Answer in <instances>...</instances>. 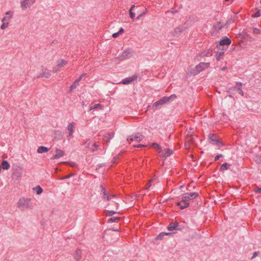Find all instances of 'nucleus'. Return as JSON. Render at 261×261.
I'll use <instances>...</instances> for the list:
<instances>
[{
	"label": "nucleus",
	"instance_id": "1",
	"mask_svg": "<svg viewBox=\"0 0 261 261\" xmlns=\"http://www.w3.org/2000/svg\"><path fill=\"white\" fill-rule=\"evenodd\" d=\"M32 201V199L31 198H21L18 200L17 203V206L21 211L32 210L34 207Z\"/></svg>",
	"mask_w": 261,
	"mask_h": 261
},
{
	"label": "nucleus",
	"instance_id": "2",
	"mask_svg": "<svg viewBox=\"0 0 261 261\" xmlns=\"http://www.w3.org/2000/svg\"><path fill=\"white\" fill-rule=\"evenodd\" d=\"M176 97V96L175 94H172L170 96H164L153 104L152 109L156 110L157 109L160 108L163 105L172 101L173 100V98H175Z\"/></svg>",
	"mask_w": 261,
	"mask_h": 261
},
{
	"label": "nucleus",
	"instance_id": "3",
	"mask_svg": "<svg viewBox=\"0 0 261 261\" xmlns=\"http://www.w3.org/2000/svg\"><path fill=\"white\" fill-rule=\"evenodd\" d=\"M198 196V194L196 192L190 193H185L180 196L181 202H188L190 200L195 199Z\"/></svg>",
	"mask_w": 261,
	"mask_h": 261
},
{
	"label": "nucleus",
	"instance_id": "4",
	"mask_svg": "<svg viewBox=\"0 0 261 261\" xmlns=\"http://www.w3.org/2000/svg\"><path fill=\"white\" fill-rule=\"evenodd\" d=\"M210 63H200L193 69V73L195 74L199 73L201 71H203L204 69L208 68L210 66Z\"/></svg>",
	"mask_w": 261,
	"mask_h": 261
},
{
	"label": "nucleus",
	"instance_id": "5",
	"mask_svg": "<svg viewBox=\"0 0 261 261\" xmlns=\"http://www.w3.org/2000/svg\"><path fill=\"white\" fill-rule=\"evenodd\" d=\"M75 128V123L74 122L70 123L67 127V130L68 132V135L67 136V139L68 140H70L73 137V134L74 133Z\"/></svg>",
	"mask_w": 261,
	"mask_h": 261
},
{
	"label": "nucleus",
	"instance_id": "6",
	"mask_svg": "<svg viewBox=\"0 0 261 261\" xmlns=\"http://www.w3.org/2000/svg\"><path fill=\"white\" fill-rule=\"evenodd\" d=\"M144 138V136L140 133H135L130 136L127 139V141L130 143L132 141L140 142Z\"/></svg>",
	"mask_w": 261,
	"mask_h": 261
},
{
	"label": "nucleus",
	"instance_id": "7",
	"mask_svg": "<svg viewBox=\"0 0 261 261\" xmlns=\"http://www.w3.org/2000/svg\"><path fill=\"white\" fill-rule=\"evenodd\" d=\"M36 0H21L20 4L23 9L31 7Z\"/></svg>",
	"mask_w": 261,
	"mask_h": 261
},
{
	"label": "nucleus",
	"instance_id": "8",
	"mask_svg": "<svg viewBox=\"0 0 261 261\" xmlns=\"http://www.w3.org/2000/svg\"><path fill=\"white\" fill-rule=\"evenodd\" d=\"M100 188L101 189V194L102 195V199L105 201L110 200L111 197L109 196V194L106 191L104 185H100Z\"/></svg>",
	"mask_w": 261,
	"mask_h": 261
},
{
	"label": "nucleus",
	"instance_id": "9",
	"mask_svg": "<svg viewBox=\"0 0 261 261\" xmlns=\"http://www.w3.org/2000/svg\"><path fill=\"white\" fill-rule=\"evenodd\" d=\"M187 28V26L186 24H184L181 25H179L178 27L174 29V32L173 33V35L174 36H178L180 33L183 32L185 30H186Z\"/></svg>",
	"mask_w": 261,
	"mask_h": 261
},
{
	"label": "nucleus",
	"instance_id": "10",
	"mask_svg": "<svg viewBox=\"0 0 261 261\" xmlns=\"http://www.w3.org/2000/svg\"><path fill=\"white\" fill-rule=\"evenodd\" d=\"M209 139L214 145H216L218 146L223 145L222 142L217 139V136L215 134H210L209 135Z\"/></svg>",
	"mask_w": 261,
	"mask_h": 261
},
{
	"label": "nucleus",
	"instance_id": "11",
	"mask_svg": "<svg viewBox=\"0 0 261 261\" xmlns=\"http://www.w3.org/2000/svg\"><path fill=\"white\" fill-rule=\"evenodd\" d=\"M114 132L107 133L103 135L102 140L105 143L108 145V143L110 142V140L114 137Z\"/></svg>",
	"mask_w": 261,
	"mask_h": 261
},
{
	"label": "nucleus",
	"instance_id": "12",
	"mask_svg": "<svg viewBox=\"0 0 261 261\" xmlns=\"http://www.w3.org/2000/svg\"><path fill=\"white\" fill-rule=\"evenodd\" d=\"M138 77L137 75L134 74L132 76L126 77L121 81V83L124 85H127L132 83L135 81Z\"/></svg>",
	"mask_w": 261,
	"mask_h": 261
},
{
	"label": "nucleus",
	"instance_id": "13",
	"mask_svg": "<svg viewBox=\"0 0 261 261\" xmlns=\"http://www.w3.org/2000/svg\"><path fill=\"white\" fill-rule=\"evenodd\" d=\"M65 153L64 152L60 149H57L56 150V154L54 155L51 158V160H54L56 159H59L60 158H61L64 155Z\"/></svg>",
	"mask_w": 261,
	"mask_h": 261
},
{
	"label": "nucleus",
	"instance_id": "14",
	"mask_svg": "<svg viewBox=\"0 0 261 261\" xmlns=\"http://www.w3.org/2000/svg\"><path fill=\"white\" fill-rule=\"evenodd\" d=\"M131 54V50L130 49H126L124 50L121 55H119V58L120 60H123L126 59Z\"/></svg>",
	"mask_w": 261,
	"mask_h": 261
},
{
	"label": "nucleus",
	"instance_id": "15",
	"mask_svg": "<svg viewBox=\"0 0 261 261\" xmlns=\"http://www.w3.org/2000/svg\"><path fill=\"white\" fill-rule=\"evenodd\" d=\"M231 41L228 37H225L224 39L220 41L219 44L221 46L229 45L230 44Z\"/></svg>",
	"mask_w": 261,
	"mask_h": 261
},
{
	"label": "nucleus",
	"instance_id": "16",
	"mask_svg": "<svg viewBox=\"0 0 261 261\" xmlns=\"http://www.w3.org/2000/svg\"><path fill=\"white\" fill-rule=\"evenodd\" d=\"M51 73L47 69H42V73L40 75L38 76V77H45V78H48L50 76Z\"/></svg>",
	"mask_w": 261,
	"mask_h": 261
},
{
	"label": "nucleus",
	"instance_id": "17",
	"mask_svg": "<svg viewBox=\"0 0 261 261\" xmlns=\"http://www.w3.org/2000/svg\"><path fill=\"white\" fill-rule=\"evenodd\" d=\"M178 226V223L177 222H172L169 224L168 226V229L169 231H173L177 229V227Z\"/></svg>",
	"mask_w": 261,
	"mask_h": 261
},
{
	"label": "nucleus",
	"instance_id": "18",
	"mask_svg": "<svg viewBox=\"0 0 261 261\" xmlns=\"http://www.w3.org/2000/svg\"><path fill=\"white\" fill-rule=\"evenodd\" d=\"M177 205L180 206V208L181 210L185 209L189 206V203L188 202H178L177 203Z\"/></svg>",
	"mask_w": 261,
	"mask_h": 261
},
{
	"label": "nucleus",
	"instance_id": "19",
	"mask_svg": "<svg viewBox=\"0 0 261 261\" xmlns=\"http://www.w3.org/2000/svg\"><path fill=\"white\" fill-rule=\"evenodd\" d=\"M22 175V173L21 170L16 169L13 172V175L17 178L20 177Z\"/></svg>",
	"mask_w": 261,
	"mask_h": 261
},
{
	"label": "nucleus",
	"instance_id": "20",
	"mask_svg": "<svg viewBox=\"0 0 261 261\" xmlns=\"http://www.w3.org/2000/svg\"><path fill=\"white\" fill-rule=\"evenodd\" d=\"M212 55V50L211 49H208L205 50H204L202 51L200 53V56L201 57H206L208 56V55Z\"/></svg>",
	"mask_w": 261,
	"mask_h": 261
},
{
	"label": "nucleus",
	"instance_id": "21",
	"mask_svg": "<svg viewBox=\"0 0 261 261\" xmlns=\"http://www.w3.org/2000/svg\"><path fill=\"white\" fill-rule=\"evenodd\" d=\"M82 251L81 250L77 249L74 253V257L76 261H79L81 258Z\"/></svg>",
	"mask_w": 261,
	"mask_h": 261
},
{
	"label": "nucleus",
	"instance_id": "22",
	"mask_svg": "<svg viewBox=\"0 0 261 261\" xmlns=\"http://www.w3.org/2000/svg\"><path fill=\"white\" fill-rule=\"evenodd\" d=\"M48 150H49V149L48 148L43 146H41L38 148L37 152L39 153H42L43 152H47Z\"/></svg>",
	"mask_w": 261,
	"mask_h": 261
},
{
	"label": "nucleus",
	"instance_id": "23",
	"mask_svg": "<svg viewBox=\"0 0 261 261\" xmlns=\"http://www.w3.org/2000/svg\"><path fill=\"white\" fill-rule=\"evenodd\" d=\"M1 166L2 168L4 170H8L10 167V164L7 161H3L2 162Z\"/></svg>",
	"mask_w": 261,
	"mask_h": 261
},
{
	"label": "nucleus",
	"instance_id": "24",
	"mask_svg": "<svg viewBox=\"0 0 261 261\" xmlns=\"http://www.w3.org/2000/svg\"><path fill=\"white\" fill-rule=\"evenodd\" d=\"M230 166V165L229 164L225 163L221 166L220 171H222L225 170H228L229 169Z\"/></svg>",
	"mask_w": 261,
	"mask_h": 261
},
{
	"label": "nucleus",
	"instance_id": "25",
	"mask_svg": "<svg viewBox=\"0 0 261 261\" xmlns=\"http://www.w3.org/2000/svg\"><path fill=\"white\" fill-rule=\"evenodd\" d=\"M33 190L35 191L37 195H40L42 193L43 190L40 186H37L35 188H33Z\"/></svg>",
	"mask_w": 261,
	"mask_h": 261
},
{
	"label": "nucleus",
	"instance_id": "26",
	"mask_svg": "<svg viewBox=\"0 0 261 261\" xmlns=\"http://www.w3.org/2000/svg\"><path fill=\"white\" fill-rule=\"evenodd\" d=\"M6 18H7V17L5 16L2 19V21L4 23H3V24L1 27V28L2 30H5V29H6L8 27V26L9 25V23L8 22H6V23L4 22L6 20Z\"/></svg>",
	"mask_w": 261,
	"mask_h": 261
},
{
	"label": "nucleus",
	"instance_id": "27",
	"mask_svg": "<svg viewBox=\"0 0 261 261\" xmlns=\"http://www.w3.org/2000/svg\"><path fill=\"white\" fill-rule=\"evenodd\" d=\"M98 145L96 144H93L91 145L90 149H91L92 152H94L95 151L98 150Z\"/></svg>",
	"mask_w": 261,
	"mask_h": 261
},
{
	"label": "nucleus",
	"instance_id": "28",
	"mask_svg": "<svg viewBox=\"0 0 261 261\" xmlns=\"http://www.w3.org/2000/svg\"><path fill=\"white\" fill-rule=\"evenodd\" d=\"M173 151L170 149H166L165 150L164 156L168 157L173 153Z\"/></svg>",
	"mask_w": 261,
	"mask_h": 261
},
{
	"label": "nucleus",
	"instance_id": "29",
	"mask_svg": "<svg viewBox=\"0 0 261 261\" xmlns=\"http://www.w3.org/2000/svg\"><path fill=\"white\" fill-rule=\"evenodd\" d=\"M66 64H67V61L65 60H62L58 62L57 67H58L59 68H61Z\"/></svg>",
	"mask_w": 261,
	"mask_h": 261
},
{
	"label": "nucleus",
	"instance_id": "30",
	"mask_svg": "<svg viewBox=\"0 0 261 261\" xmlns=\"http://www.w3.org/2000/svg\"><path fill=\"white\" fill-rule=\"evenodd\" d=\"M102 108V106L101 105H100V103H97V104L94 105L93 106L91 107L89 110L91 111L92 110H94V109H98V108L101 109Z\"/></svg>",
	"mask_w": 261,
	"mask_h": 261
},
{
	"label": "nucleus",
	"instance_id": "31",
	"mask_svg": "<svg viewBox=\"0 0 261 261\" xmlns=\"http://www.w3.org/2000/svg\"><path fill=\"white\" fill-rule=\"evenodd\" d=\"M151 146L156 149L158 151L160 152L161 151V147L160 146L157 144L156 143H152L151 144Z\"/></svg>",
	"mask_w": 261,
	"mask_h": 261
},
{
	"label": "nucleus",
	"instance_id": "32",
	"mask_svg": "<svg viewBox=\"0 0 261 261\" xmlns=\"http://www.w3.org/2000/svg\"><path fill=\"white\" fill-rule=\"evenodd\" d=\"M79 83H75V81L72 84L70 88V92H71L74 89L77 88Z\"/></svg>",
	"mask_w": 261,
	"mask_h": 261
},
{
	"label": "nucleus",
	"instance_id": "33",
	"mask_svg": "<svg viewBox=\"0 0 261 261\" xmlns=\"http://www.w3.org/2000/svg\"><path fill=\"white\" fill-rule=\"evenodd\" d=\"M120 218L119 217H112L109 219V222H116Z\"/></svg>",
	"mask_w": 261,
	"mask_h": 261
},
{
	"label": "nucleus",
	"instance_id": "34",
	"mask_svg": "<svg viewBox=\"0 0 261 261\" xmlns=\"http://www.w3.org/2000/svg\"><path fill=\"white\" fill-rule=\"evenodd\" d=\"M224 55L223 52H220L219 53L216 55V59L218 61H220L222 58V56Z\"/></svg>",
	"mask_w": 261,
	"mask_h": 261
},
{
	"label": "nucleus",
	"instance_id": "35",
	"mask_svg": "<svg viewBox=\"0 0 261 261\" xmlns=\"http://www.w3.org/2000/svg\"><path fill=\"white\" fill-rule=\"evenodd\" d=\"M252 32L254 34H259L261 33V31L256 28H252Z\"/></svg>",
	"mask_w": 261,
	"mask_h": 261
},
{
	"label": "nucleus",
	"instance_id": "36",
	"mask_svg": "<svg viewBox=\"0 0 261 261\" xmlns=\"http://www.w3.org/2000/svg\"><path fill=\"white\" fill-rule=\"evenodd\" d=\"M168 233H161L160 234H159L157 237H156V239L157 240H162L163 239V238L165 236V235H167Z\"/></svg>",
	"mask_w": 261,
	"mask_h": 261
},
{
	"label": "nucleus",
	"instance_id": "37",
	"mask_svg": "<svg viewBox=\"0 0 261 261\" xmlns=\"http://www.w3.org/2000/svg\"><path fill=\"white\" fill-rule=\"evenodd\" d=\"M74 175V174L73 173H70L66 176H63V177H62L60 179L61 180H64V179H67V178H69L72 176H73Z\"/></svg>",
	"mask_w": 261,
	"mask_h": 261
},
{
	"label": "nucleus",
	"instance_id": "38",
	"mask_svg": "<svg viewBox=\"0 0 261 261\" xmlns=\"http://www.w3.org/2000/svg\"><path fill=\"white\" fill-rule=\"evenodd\" d=\"M242 85L241 83L237 82L235 88H237L238 90L242 89Z\"/></svg>",
	"mask_w": 261,
	"mask_h": 261
},
{
	"label": "nucleus",
	"instance_id": "39",
	"mask_svg": "<svg viewBox=\"0 0 261 261\" xmlns=\"http://www.w3.org/2000/svg\"><path fill=\"white\" fill-rule=\"evenodd\" d=\"M260 10L256 12L255 14H252V17H258L260 16Z\"/></svg>",
	"mask_w": 261,
	"mask_h": 261
},
{
	"label": "nucleus",
	"instance_id": "40",
	"mask_svg": "<svg viewBox=\"0 0 261 261\" xmlns=\"http://www.w3.org/2000/svg\"><path fill=\"white\" fill-rule=\"evenodd\" d=\"M86 75L85 73L82 74L77 79L75 80V83H79L82 80L83 77Z\"/></svg>",
	"mask_w": 261,
	"mask_h": 261
},
{
	"label": "nucleus",
	"instance_id": "41",
	"mask_svg": "<svg viewBox=\"0 0 261 261\" xmlns=\"http://www.w3.org/2000/svg\"><path fill=\"white\" fill-rule=\"evenodd\" d=\"M85 147L86 148H90V146H91V142L90 141H86L85 142Z\"/></svg>",
	"mask_w": 261,
	"mask_h": 261
},
{
	"label": "nucleus",
	"instance_id": "42",
	"mask_svg": "<svg viewBox=\"0 0 261 261\" xmlns=\"http://www.w3.org/2000/svg\"><path fill=\"white\" fill-rule=\"evenodd\" d=\"M129 16L131 18H134L135 16V14L133 12V11H129Z\"/></svg>",
	"mask_w": 261,
	"mask_h": 261
},
{
	"label": "nucleus",
	"instance_id": "43",
	"mask_svg": "<svg viewBox=\"0 0 261 261\" xmlns=\"http://www.w3.org/2000/svg\"><path fill=\"white\" fill-rule=\"evenodd\" d=\"M222 156V154H218L217 155H216L215 158V161H217L218 160H219V159Z\"/></svg>",
	"mask_w": 261,
	"mask_h": 261
},
{
	"label": "nucleus",
	"instance_id": "44",
	"mask_svg": "<svg viewBox=\"0 0 261 261\" xmlns=\"http://www.w3.org/2000/svg\"><path fill=\"white\" fill-rule=\"evenodd\" d=\"M255 193H261V188H257L256 189L254 190Z\"/></svg>",
	"mask_w": 261,
	"mask_h": 261
},
{
	"label": "nucleus",
	"instance_id": "45",
	"mask_svg": "<svg viewBox=\"0 0 261 261\" xmlns=\"http://www.w3.org/2000/svg\"><path fill=\"white\" fill-rule=\"evenodd\" d=\"M119 35V33H113V35H112V36L114 38H117Z\"/></svg>",
	"mask_w": 261,
	"mask_h": 261
},
{
	"label": "nucleus",
	"instance_id": "46",
	"mask_svg": "<svg viewBox=\"0 0 261 261\" xmlns=\"http://www.w3.org/2000/svg\"><path fill=\"white\" fill-rule=\"evenodd\" d=\"M116 212L113 211H109V216H112L113 215L116 214Z\"/></svg>",
	"mask_w": 261,
	"mask_h": 261
},
{
	"label": "nucleus",
	"instance_id": "47",
	"mask_svg": "<svg viewBox=\"0 0 261 261\" xmlns=\"http://www.w3.org/2000/svg\"><path fill=\"white\" fill-rule=\"evenodd\" d=\"M257 253H258L257 252H254L253 254L252 257H251V259H253V258L256 257L257 255Z\"/></svg>",
	"mask_w": 261,
	"mask_h": 261
},
{
	"label": "nucleus",
	"instance_id": "48",
	"mask_svg": "<svg viewBox=\"0 0 261 261\" xmlns=\"http://www.w3.org/2000/svg\"><path fill=\"white\" fill-rule=\"evenodd\" d=\"M145 145H141V144L134 146V147H145Z\"/></svg>",
	"mask_w": 261,
	"mask_h": 261
},
{
	"label": "nucleus",
	"instance_id": "49",
	"mask_svg": "<svg viewBox=\"0 0 261 261\" xmlns=\"http://www.w3.org/2000/svg\"><path fill=\"white\" fill-rule=\"evenodd\" d=\"M59 68L58 67H55L54 69H53V71L55 72H57L59 70Z\"/></svg>",
	"mask_w": 261,
	"mask_h": 261
},
{
	"label": "nucleus",
	"instance_id": "50",
	"mask_svg": "<svg viewBox=\"0 0 261 261\" xmlns=\"http://www.w3.org/2000/svg\"><path fill=\"white\" fill-rule=\"evenodd\" d=\"M124 32V29L122 28H121L119 30V31L118 32V33H119V34L120 33H122Z\"/></svg>",
	"mask_w": 261,
	"mask_h": 261
},
{
	"label": "nucleus",
	"instance_id": "51",
	"mask_svg": "<svg viewBox=\"0 0 261 261\" xmlns=\"http://www.w3.org/2000/svg\"><path fill=\"white\" fill-rule=\"evenodd\" d=\"M135 5H132V7H131V8H130V9H129V11H133V9L135 8Z\"/></svg>",
	"mask_w": 261,
	"mask_h": 261
},
{
	"label": "nucleus",
	"instance_id": "52",
	"mask_svg": "<svg viewBox=\"0 0 261 261\" xmlns=\"http://www.w3.org/2000/svg\"><path fill=\"white\" fill-rule=\"evenodd\" d=\"M239 90H240V94L242 96H243L244 93H243V91L242 90V89Z\"/></svg>",
	"mask_w": 261,
	"mask_h": 261
},
{
	"label": "nucleus",
	"instance_id": "53",
	"mask_svg": "<svg viewBox=\"0 0 261 261\" xmlns=\"http://www.w3.org/2000/svg\"><path fill=\"white\" fill-rule=\"evenodd\" d=\"M109 196L111 197V199L113 198V197H115V195H114V194H109Z\"/></svg>",
	"mask_w": 261,
	"mask_h": 261
},
{
	"label": "nucleus",
	"instance_id": "54",
	"mask_svg": "<svg viewBox=\"0 0 261 261\" xmlns=\"http://www.w3.org/2000/svg\"><path fill=\"white\" fill-rule=\"evenodd\" d=\"M233 89V88H229V89L228 90V91H227L228 93H230L231 92V91Z\"/></svg>",
	"mask_w": 261,
	"mask_h": 261
},
{
	"label": "nucleus",
	"instance_id": "55",
	"mask_svg": "<svg viewBox=\"0 0 261 261\" xmlns=\"http://www.w3.org/2000/svg\"><path fill=\"white\" fill-rule=\"evenodd\" d=\"M11 14V12L10 11H8L6 13V15H10Z\"/></svg>",
	"mask_w": 261,
	"mask_h": 261
},
{
	"label": "nucleus",
	"instance_id": "56",
	"mask_svg": "<svg viewBox=\"0 0 261 261\" xmlns=\"http://www.w3.org/2000/svg\"><path fill=\"white\" fill-rule=\"evenodd\" d=\"M225 2H230V3H231L233 0H225Z\"/></svg>",
	"mask_w": 261,
	"mask_h": 261
},
{
	"label": "nucleus",
	"instance_id": "57",
	"mask_svg": "<svg viewBox=\"0 0 261 261\" xmlns=\"http://www.w3.org/2000/svg\"><path fill=\"white\" fill-rule=\"evenodd\" d=\"M231 21H232V20L231 19V20H228L227 22V23H231Z\"/></svg>",
	"mask_w": 261,
	"mask_h": 261
},
{
	"label": "nucleus",
	"instance_id": "58",
	"mask_svg": "<svg viewBox=\"0 0 261 261\" xmlns=\"http://www.w3.org/2000/svg\"><path fill=\"white\" fill-rule=\"evenodd\" d=\"M226 69V67H223L222 68V70H225V69Z\"/></svg>",
	"mask_w": 261,
	"mask_h": 261
},
{
	"label": "nucleus",
	"instance_id": "59",
	"mask_svg": "<svg viewBox=\"0 0 261 261\" xmlns=\"http://www.w3.org/2000/svg\"><path fill=\"white\" fill-rule=\"evenodd\" d=\"M150 187V183H148V184H147V188H149Z\"/></svg>",
	"mask_w": 261,
	"mask_h": 261
},
{
	"label": "nucleus",
	"instance_id": "60",
	"mask_svg": "<svg viewBox=\"0 0 261 261\" xmlns=\"http://www.w3.org/2000/svg\"><path fill=\"white\" fill-rule=\"evenodd\" d=\"M82 106H85V102H84V101H83V102H82Z\"/></svg>",
	"mask_w": 261,
	"mask_h": 261
},
{
	"label": "nucleus",
	"instance_id": "61",
	"mask_svg": "<svg viewBox=\"0 0 261 261\" xmlns=\"http://www.w3.org/2000/svg\"><path fill=\"white\" fill-rule=\"evenodd\" d=\"M228 96H229L230 98H232V97H232V95L231 94H229V95H228Z\"/></svg>",
	"mask_w": 261,
	"mask_h": 261
},
{
	"label": "nucleus",
	"instance_id": "62",
	"mask_svg": "<svg viewBox=\"0 0 261 261\" xmlns=\"http://www.w3.org/2000/svg\"><path fill=\"white\" fill-rule=\"evenodd\" d=\"M147 12V9L145 10V11H144V12L143 14H145Z\"/></svg>",
	"mask_w": 261,
	"mask_h": 261
},
{
	"label": "nucleus",
	"instance_id": "63",
	"mask_svg": "<svg viewBox=\"0 0 261 261\" xmlns=\"http://www.w3.org/2000/svg\"><path fill=\"white\" fill-rule=\"evenodd\" d=\"M221 28H222V27H221V26H219V27H218V29H221Z\"/></svg>",
	"mask_w": 261,
	"mask_h": 261
},
{
	"label": "nucleus",
	"instance_id": "64",
	"mask_svg": "<svg viewBox=\"0 0 261 261\" xmlns=\"http://www.w3.org/2000/svg\"><path fill=\"white\" fill-rule=\"evenodd\" d=\"M140 16H141V15H140L139 16H138V18H138V19H139V18H140Z\"/></svg>",
	"mask_w": 261,
	"mask_h": 261
}]
</instances>
